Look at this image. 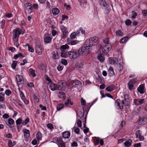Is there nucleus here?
Masks as SVG:
<instances>
[{"mask_svg":"<svg viewBox=\"0 0 147 147\" xmlns=\"http://www.w3.org/2000/svg\"><path fill=\"white\" fill-rule=\"evenodd\" d=\"M22 32V30L19 28H16L13 30V40L16 47H18L19 45L18 42V37L19 36Z\"/></svg>","mask_w":147,"mask_h":147,"instance_id":"f257e3e1","label":"nucleus"},{"mask_svg":"<svg viewBox=\"0 0 147 147\" xmlns=\"http://www.w3.org/2000/svg\"><path fill=\"white\" fill-rule=\"evenodd\" d=\"M124 100H122V103H119V100H117L116 102V104L119 107L118 109H122L123 108V105H128L129 104V99L128 96L127 94L124 95Z\"/></svg>","mask_w":147,"mask_h":147,"instance_id":"f03ea898","label":"nucleus"},{"mask_svg":"<svg viewBox=\"0 0 147 147\" xmlns=\"http://www.w3.org/2000/svg\"><path fill=\"white\" fill-rule=\"evenodd\" d=\"M61 83L62 85H59V86L55 84L51 83L50 85V89L54 91L57 90L58 88L59 90V88H61L62 89V90H64L65 88V83H64V81H63L61 82Z\"/></svg>","mask_w":147,"mask_h":147,"instance_id":"7ed1b4c3","label":"nucleus"},{"mask_svg":"<svg viewBox=\"0 0 147 147\" xmlns=\"http://www.w3.org/2000/svg\"><path fill=\"white\" fill-rule=\"evenodd\" d=\"M112 47L111 44L107 45H103L100 47V52L102 54L107 55L111 49Z\"/></svg>","mask_w":147,"mask_h":147,"instance_id":"20e7f679","label":"nucleus"},{"mask_svg":"<svg viewBox=\"0 0 147 147\" xmlns=\"http://www.w3.org/2000/svg\"><path fill=\"white\" fill-rule=\"evenodd\" d=\"M91 48H88V47L84 46L82 47L78 50V52L80 55H86L91 51Z\"/></svg>","mask_w":147,"mask_h":147,"instance_id":"39448f33","label":"nucleus"},{"mask_svg":"<svg viewBox=\"0 0 147 147\" xmlns=\"http://www.w3.org/2000/svg\"><path fill=\"white\" fill-rule=\"evenodd\" d=\"M92 140L94 141V144L95 146H97L99 143L101 146H102L104 144V142L102 139L100 140L98 137H92Z\"/></svg>","mask_w":147,"mask_h":147,"instance_id":"423d86ee","label":"nucleus"},{"mask_svg":"<svg viewBox=\"0 0 147 147\" xmlns=\"http://www.w3.org/2000/svg\"><path fill=\"white\" fill-rule=\"evenodd\" d=\"M68 55L69 57L71 59H76L80 55L79 53H78L77 51H72L68 52Z\"/></svg>","mask_w":147,"mask_h":147,"instance_id":"0eeeda50","label":"nucleus"},{"mask_svg":"<svg viewBox=\"0 0 147 147\" xmlns=\"http://www.w3.org/2000/svg\"><path fill=\"white\" fill-rule=\"evenodd\" d=\"M136 81V79H133L130 80L128 83V86L129 89L131 91L133 89L134 85Z\"/></svg>","mask_w":147,"mask_h":147,"instance_id":"6e6552de","label":"nucleus"},{"mask_svg":"<svg viewBox=\"0 0 147 147\" xmlns=\"http://www.w3.org/2000/svg\"><path fill=\"white\" fill-rule=\"evenodd\" d=\"M144 99H135L134 100V102L136 105H139L145 103Z\"/></svg>","mask_w":147,"mask_h":147,"instance_id":"1a4fd4ad","label":"nucleus"},{"mask_svg":"<svg viewBox=\"0 0 147 147\" xmlns=\"http://www.w3.org/2000/svg\"><path fill=\"white\" fill-rule=\"evenodd\" d=\"M135 134L136 138L139 139L140 141H142L144 140V137L142 135V132L140 130L137 131L136 132Z\"/></svg>","mask_w":147,"mask_h":147,"instance_id":"9d476101","label":"nucleus"},{"mask_svg":"<svg viewBox=\"0 0 147 147\" xmlns=\"http://www.w3.org/2000/svg\"><path fill=\"white\" fill-rule=\"evenodd\" d=\"M147 123V118L143 117L140 119L138 121V124L139 125H142Z\"/></svg>","mask_w":147,"mask_h":147,"instance_id":"9b49d317","label":"nucleus"},{"mask_svg":"<svg viewBox=\"0 0 147 147\" xmlns=\"http://www.w3.org/2000/svg\"><path fill=\"white\" fill-rule=\"evenodd\" d=\"M92 43V38H90L89 39L86 40L85 43L84 45L86 47H87L88 48H91V49L92 47L91 44Z\"/></svg>","mask_w":147,"mask_h":147,"instance_id":"f8f14e48","label":"nucleus"},{"mask_svg":"<svg viewBox=\"0 0 147 147\" xmlns=\"http://www.w3.org/2000/svg\"><path fill=\"white\" fill-rule=\"evenodd\" d=\"M124 35V34L120 30H118L115 32V36L116 38L122 37Z\"/></svg>","mask_w":147,"mask_h":147,"instance_id":"ddd939ff","label":"nucleus"},{"mask_svg":"<svg viewBox=\"0 0 147 147\" xmlns=\"http://www.w3.org/2000/svg\"><path fill=\"white\" fill-rule=\"evenodd\" d=\"M137 90L140 94H144L145 91L144 85L143 84L140 85L138 88Z\"/></svg>","mask_w":147,"mask_h":147,"instance_id":"4468645a","label":"nucleus"},{"mask_svg":"<svg viewBox=\"0 0 147 147\" xmlns=\"http://www.w3.org/2000/svg\"><path fill=\"white\" fill-rule=\"evenodd\" d=\"M99 41V40L98 37L96 36L92 37V46L97 45Z\"/></svg>","mask_w":147,"mask_h":147,"instance_id":"2eb2a0df","label":"nucleus"},{"mask_svg":"<svg viewBox=\"0 0 147 147\" xmlns=\"http://www.w3.org/2000/svg\"><path fill=\"white\" fill-rule=\"evenodd\" d=\"M36 53L39 55H41L42 54V48L41 46L37 45L36 47Z\"/></svg>","mask_w":147,"mask_h":147,"instance_id":"dca6fc26","label":"nucleus"},{"mask_svg":"<svg viewBox=\"0 0 147 147\" xmlns=\"http://www.w3.org/2000/svg\"><path fill=\"white\" fill-rule=\"evenodd\" d=\"M57 143L59 147H65V143L63 142L61 138H59L57 140Z\"/></svg>","mask_w":147,"mask_h":147,"instance_id":"f3484780","label":"nucleus"},{"mask_svg":"<svg viewBox=\"0 0 147 147\" xmlns=\"http://www.w3.org/2000/svg\"><path fill=\"white\" fill-rule=\"evenodd\" d=\"M100 5H102L104 7H105V9H107L109 5L107 1H100Z\"/></svg>","mask_w":147,"mask_h":147,"instance_id":"a211bd4d","label":"nucleus"},{"mask_svg":"<svg viewBox=\"0 0 147 147\" xmlns=\"http://www.w3.org/2000/svg\"><path fill=\"white\" fill-rule=\"evenodd\" d=\"M102 54L101 53L98 55L97 58L98 60L101 63L103 62L105 60V57L102 55Z\"/></svg>","mask_w":147,"mask_h":147,"instance_id":"6ab92c4d","label":"nucleus"},{"mask_svg":"<svg viewBox=\"0 0 147 147\" xmlns=\"http://www.w3.org/2000/svg\"><path fill=\"white\" fill-rule=\"evenodd\" d=\"M24 136L25 138H28L30 136V131L28 130L25 129L23 130Z\"/></svg>","mask_w":147,"mask_h":147,"instance_id":"aec40b11","label":"nucleus"},{"mask_svg":"<svg viewBox=\"0 0 147 147\" xmlns=\"http://www.w3.org/2000/svg\"><path fill=\"white\" fill-rule=\"evenodd\" d=\"M108 72L110 76L111 77L114 75L113 69L112 67H110L108 69Z\"/></svg>","mask_w":147,"mask_h":147,"instance_id":"412c9836","label":"nucleus"},{"mask_svg":"<svg viewBox=\"0 0 147 147\" xmlns=\"http://www.w3.org/2000/svg\"><path fill=\"white\" fill-rule=\"evenodd\" d=\"M123 67L120 63H118L117 65V69L120 73H121V71L123 70Z\"/></svg>","mask_w":147,"mask_h":147,"instance_id":"4be33fe9","label":"nucleus"},{"mask_svg":"<svg viewBox=\"0 0 147 147\" xmlns=\"http://www.w3.org/2000/svg\"><path fill=\"white\" fill-rule=\"evenodd\" d=\"M131 142L132 140L131 139L128 140L124 143L125 146L129 147L131 145Z\"/></svg>","mask_w":147,"mask_h":147,"instance_id":"5701e85b","label":"nucleus"},{"mask_svg":"<svg viewBox=\"0 0 147 147\" xmlns=\"http://www.w3.org/2000/svg\"><path fill=\"white\" fill-rule=\"evenodd\" d=\"M70 133L68 131L64 132L63 133V137L65 138H68L70 136Z\"/></svg>","mask_w":147,"mask_h":147,"instance_id":"b1692460","label":"nucleus"},{"mask_svg":"<svg viewBox=\"0 0 147 147\" xmlns=\"http://www.w3.org/2000/svg\"><path fill=\"white\" fill-rule=\"evenodd\" d=\"M114 86L112 85L108 86L106 88V89L107 91L111 92L114 90Z\"/></svg>","mask_w":147,"mask_h":147,"instance_id":"393cba45","label":"nucleus"},{"mask_svg":"<svg viewBox=\"0 0 147 147\" xmlns=\"http://www.w3.org/2000/svg\"><path fill=\"white\" fill-rule=\"evenodd\" d=\"M60 29L63 32V35H65L66 33L68 32L66 30V27L64 26H61L60 27Z\"/></svg>","mask_w":147,"mask_h":147,"instance_id":"a878e982","label":"nucleus"},{"mask_svg":"<svg viewBox=\"0 0 147 147\" xmlns=\"http://www.w3.org/2000/svg\"><path fill=\"white\" fill-rule=\"evenodd\" d=\"M73 83L74 84L75 87H76L77 86L80 85L82 84V82L80 81L77 80H75L74 81H72Z\"/></svg>","mask_w":147,"mask_h":147,"instance_id":"bb28decb","label":"nucleus"},{"mask_svg":"<svg viewBox=\"0 0 147 147\" xmlns=\"http://www.w3.org/2000/svg\"><path fill=\"white\" fill-rule=\"evenodd\" d=\"M69 48V46L67 44L62 45L60 48L61 50L63 51H64L65 49H68Z\"/></svg>","mask_w":147,"mask_h":147,"instance_id":"cd10ccee","label":"nucleus"},{"mask_svg":"<svg viewBox=\"0 0 147 147\" xmlns=\"http://www.w3.org/2000/svg\"><path fill=\"white\" fill-rule=\"evenodd\" d=\"M16 78L18 82H22L23 80V78L22 76L20 75L16 76Z\"/></svg>","mask_w":147,"mask_h":147,"instance_id":"c85d7f7f","label":"nucleus"},{"mask_svg":"<svg viewBox=\"0 0 147 147\" xmlns=\"http://www.w3.org/2000/svg\"><path fill=\"white\" fill-rule=\"evenodd\" d=\"M36 137L38 141L41 140L42 139V135L41 133L38 131L36 135Z\"/></svg>","mask_w":147,"mask_h":147,"instance_id":"c756f323","label":"nucleus"},{"mask_svg":"<svg viewBox=\"0 0 147 147\" xmlns=\"http://www.w3.org/2000/svg\"><path fill=\"white\" fill-rule=\"evenodd\" d=\"M52 12L53 14L56 15L58 14L59 12V10L58 9L55 8L53 9Z\"/></svg>","mask_w":147,"mask_h":147,"instance_id":"7c9ffc66","label":"nucleus"},{"mask_svg":"<svg viewBox=\"0 0 147 147\" xmlns=\"http://www.w3.org/2000/svg\"><path fill=\"white\" fill-rule=\"evenodd\" d=\"M29 71L30 72V74L33 77L36 76V75L35 73V71L33 69L30 68L29 69Z\"/></svg>","mask_w":147,"mask_h":147,"instance_id":"2f4dec72","label":"nucleus"},{"mask_svg":"<svg viewBox=\"0 0 147 147\" xmlns=\"http://www.w3.org/2000/svg\"><path fill=\"white\" fill-rule=\"evenodd\" d=\"M33 8L32 6L29 7V8L26 9V11L27 12L28 14H30L32 12Z\"/></svg>","mask_w":147,"mask_h":147,"instance_id":"473e14b6","label":"nucleus"},{"mask_svg":"<svg viewBox=\"0 0 147 147\" xmlns=\"http://www.w3.org/2000/svg\"><path fill=\"white\" fill-rule=\"evenodd\" d=\"M128 40L127 37H124L121 39L120 40V43H126Z\"/></svg>","mask_w":147,"mask_h":147,"instance_id":"72a5a7b5","label":"nucleus"},{"mask_svg":"<svg viewBox=\"0 0 147 147\" xmlns=\"http://www.w3.org/2000/svg\"><path fill=\"white\" fill-rule=\"evenodd\" d=\"M8 124L9 125V126H11L14 123V120L11 118H9L8 120Z\"/></svg>","mask_w":147,"mask_h":147,"instance_id":"f704fd0d","label":"nucleus"},{"mask_svg":"<svg viewBox=\"0 0 147 147\" xmlns=\"http://www.w3.org/2000/svg\"><path fill=\"white\" fill-rule=\"evenodd\" d=\"M51 40V38L49 37H46L44 38V41L46 43H49Z\"/></svg>","mask_w":147,"mask_h":147,"instance_id":"c9c22d12","label":"nucleus"},{"mask_svg":"<svg viewBox=\"0 0 147 147\" xmlns=\"http://www.w3.org/2000/svg\"><path fill=\"white\" fill-rule=\"evenodd\" d=\"M58 96L60 98H65V94L63 92H59Z\"/></svg>","mask_w":147,"mask_h":147,"instance_id":"e433bc0d","label":"nucleus"},{"mask_svg":"<svg viewBox=\"0 0 147 147\" xmlns=\"http://www.w3.org/2000/svg\"><path fill=\"white\" fill-rule=\"evenodd\" d=\"M103 42L104 43V45H107L111 44L109 42V40L108 38H106L104 40Z\"/></svg>","mask_w":147,"mask_h":147,"instance_id":"4c0bfd02","label":"nucleus"},{"mask_svg":"<svg viewBox=\"0 0 147 147\" xmlns=\"http://www.w3.org/2000/svg\"><path fill=\"white\" fill-rule=\"evenodd\" d=\"M5 20L3 19L1 22V29H3L5 26Z\"/></svg>","mask_w":147,"mask_h":147,"instance_id":"58836bf2","label":"nucleus"},{"mask_svg":"<svg viewBox=\"0 0 147 147\" xmlns=\"http://www.w3.org/2000/svg\"><path fill=\"white\" fill-rule=\"evenodd\" d=\"M65 104L66 105H67L68 104H70L71 105H73V103L72 102H71L70 99H68L67 101L65 102Z\"/></svg>","mask_w":147,"mask_h":147,"instance_id":"ea45409f","label":"nucleus"},{"mask_svg":"<svg viewBox=\"0 0 147 147\" xmlns=\"http://www.w3.org/2000/svg\"><path fill=\"white\" fill-rule=\"evenodd\" d=\"M22 56V55L21 53H19L14 56V59H17L18 57H21Z\"/></svg>","mask_w":147,"mask_h":147,"instance_id":"a19ab883","label":"nucleus"},{"mask_svg":"<svg viewBox=\"0 0 147 147\" xmlns=\"http://www.w3.org/2000/svg\"><path fill=\"white\" fill-rule=\"evenodd\" d=\"M69 88L70 89H72L74 87H75L72 81L70 82L68 86Z\"/></svg>","mask_w":147,"mask_h":147,"instance_id":"79ce46f5","label":"nucleus"},{"mask_svg":"<svg viewBox=\"0 0 147 147\" xmlns=\"http://www.w3.org/2000/svg\"><path fill=\"white\" fill-rule=\"evenodd\" d=\"M64 107L63 104H61L58 105L57 107V109L58 111H59L61 109H62Z\"/></svg>","mask_w":147,"mask_h":147,"instance_id":"37998d69","label":"nucleus"},{"mask_svg":"<svg viewBox=\"0 0 147 147\" xmlns=\"http://www.w3.org/2000/svg\"><path fill=\"white\" fill-rule=\"evenodd\" d=\"M113 61L111 62V63L113 62L114 64H117L118 62V61L117 59L116 58H113Z\"/></svg>","mask_w":147,"mask_h":147,"instance_id":"c03bdc74","label":"nucleus"},{"mask_svg":"<svg viewBox=\"0 0 147 147\" xmlns=\"http://www.w3.org/2000/svg\"><path fill=\"white\" fill-rule=\"evenodd\" d=\"M17 63L16 61H14L11 65V67L13 69H15Z\"/></svg>","mask_w":147,"mask_h":147,"instance_id":"a18cd8bd","label":"nucleus"},{"mask_svg":"<svg viewBox=\"0 0 147 147\" xmlns=\"http://www.w3.org/2000/svg\"><path fill=\"white\" fill-rule=\"evenodd\" d=\"M58 55V53L56 51V52H54L53 56V59H56Z\"/></svg>","mask_w":147,"mask_h":147,"instance_id":"49530a36","label":"nucleus"},{"mask_svg":"<svg viewBox=\"0 0 147 147\" xmlns=\"http://www.w3.org/2000/svg\"><path fill=\"white\" fill-rule=\"evenodd\" d=\"M32 6V4L30 3H26L24 4V7L26 9L28 8H29V7L31 6Z\"/></svg>","mask_w":147,"mask_h":147,"instance_id":"de8ad7c7","label":"nucleus"},{"mask_svg":"<svg viewBox=\"0 0 147 147\" xmlns=\"http://www.w3.org/2000/svg\"><path fill=\"white\" fill-rule=\"evenodd\" d=\"M29 119L28 118H27L25 120V121L23 122L22 123V124L23 125H26V124L29 122Z\"/></svg>","mask_w":147,"mask_h":147,"instance_id":"09e8293b","label":"nucleus"},{"mask_svg":"<svg viewBox=\"0 0 147 147\" xmlns=\"http://www.w3.org/2000/svg\"><path fill=\"white\" fill-rule=\"evenodd\" d=\"M47 127L51 129H52L54 127L52 124L51 123H48L47 125Z\"/></svg>","mask_w":147,"mask_h":147,"instance_id":"8fccbe9b","label":"nucleus"},{"mask_svg":"<svg viewBox=\"0 0 147 147\" xmlns=\"http://www.w3.org/2000/svg\"><path fill=\"white\" fill-rule=\"evenodd\" d=\"M81 103L82 105L85 106L86 105V102L82 98H81Z\"/></svg>","mask_w":147,"mask_h":147,"instance_id":"3c124183","label":"nucleus"},{"mask_svg":"<svg viewBox=\"0 0 147 147\" xmlns=\"http://www.w3.org/2000/svg\"><path fill=\"white\" fill-rule=\"evenodd\" d=\"M74 132L77 134H78L80 130L79 129L76 127H74Z\"/></svg>","mask_w":147,"mask_h":147,"instance_id":"603ef678","label":"nucleus"},{"mask_svg":"<svg viewBox=\"0 0 147 147\" xmlns=\"http://www.w3.org/2000/svg\"><path fill=\"white\" fill-rule=\"evenodd\" d=\"M28 50L30 52H33L34 51V50L33 47L28 46Z\"/></svg>","mask_w":147,"mask_h":147,"instance_id":"864d4df0","label":"nucleus"},{"mask_svg":"<svg viewBox=\"0 0 147 147\" xmlns=\"http://www.w3.org/2000/svg\"><path fill=\"white\" fill-rule=\"evenodd\" d=\"M61 63L64 65H66L67 64V62L65 59H63L61 62Z\"/></svg>","mask_w":147,"mask_h":147,"instance_id":"5fc2aeb1","label":"nucleus"},{"mask_svg":"<svg viewBox=\"0 0 147 147\" xmlns=\"http://www.w3.org/2000/svg\"><path fill=\"white\" fill-rule=\"evenodd\" d=\"M22 119H19L17 120L16 121V123L17 124H21L22 123Z\"/></svg>","mask_w":147,"mask_h":147,"instance_id":"6e6d98bb","label":"nucleus"},{"mask_svg":"<svg viewBox=\"0 0 147 147\" xmlns=\"http://www.w3.org/2000/svg\"><path fill=\"white\" fill-rule=\"evenodd\" d=\"M81 123H82V122H81V121L80 119H78V120L77 123V124L78 126L79 127H81L82 126Z\"/></svg>","mask_w":147,"mask_h":147,"instance_id":"4d7b16f0","label":"nucleus"},{"mask_svg":"<svg viewBox=\"0 0 147 147\" xmlns=\"http://www.w3.org/2000/svg\"><path fill=\"white\" fill-rule=\"evenodd\" d=\"M131 21L129 20H127L125 22L127 26L130 25L131 24Z\"/></svg>","mask_w":147,"mask_h":147,"instance_id":"13d9d810","label":"nucleus"},{"mask_svg":"<svg viewBox=\"0 0 147 147\" xmlns=\"http://www.w3.org/2000/svg\"><path fill=\"white\" fill-rule=\"evenodd\" d=\"M20 96L22 99H24L25 98L24 95L22 92H20Z\"/></svg>","mask_w":147,"mask_h":147,"instance_id":"bf43d9fd","label":"nucleus"},{"mask_svg":"<svg viewBox=\"0 0 147 147\" xmlns=\"http://www.w3.org/2000/svg\"><path fill=\"white\" fill-rule=\"evenodd\" d=\"M78 43L77 41L76 40L71 41L70 42V44L72 45H74L77 44Z\"/></svg>","mask_w":147,"mask_h":147,"instance_id":"052dcab7","label":"nucleus"},{"mask_svg":"<svg viewBox=\"0 0 147 147\" xmlns=\"http://www.w3.org/2000/svg\"><path fill=\"white\" fill-rule=\"evenodd\" d=\"M133 15L131 17L134 19L136 18V16L137 15V13L136 12H135L134 11L133 12Z\"/></svg>","mask_w":147,"mask_h":147,"instance_id":"680f3d73","label":"nucleus"},{"mask_svg":"<svg viewBox=\"0 0 147 147\" xmlns=\"http://www.w3.org/2000/svg\"><path fill=\"white\" fill-rule=\"evenodd\" d=\"M5 93L6 95L9 96L11 93V92L9 90H7Z\"/></svg>","mask_w":147,"mask_h":147,"instance_id":"e2e57ef3","label":"nucleus"},{"mask_svg":"<svg viewBox=\"0 0 147 147\" xmlns=\"http://www.w3.org/2000/svg\"><path fill=\"white\" fill-rule=\"evenodd\" d=\"M63 68V66L62 65H59L57 68L59 71H61L62 70Z\"/></svg>","mask_w":147,"mask_h":147,"instance_id":"0e129e2a","label":"nucleus"},{"mask_svg":"<svg viewBox=\"0 0 147 147\" xmlns=\"http://www.w3.org/2000/svg\"><path fill=\"white\" fill-rule=\"evenodd\" d=\"M76 36V34L75 33H72L70 37L71 38H74Z\"/></svg>","mask_w":147,"mask_h":147,"instance_id":"69168bd1","label":"nucleus"},{"mask_svg":"<svg viewBox=\"0 0 147 147\" xmlns=\"http://www.w3.org/2000/svg\"><path fill=\"white\" fill-rule=\"evenodd\" d=\"M134 147H141V144L140 143L136 144H134Z\"/></svg>","mask_w":147,"mask_h":147,"instance_id":"338daca9","label":"nucleus"},{"mask_svg":"<svg viewBox=\"0 0 147 147\" xmlns=\"http://www.w3.org/2000/svg\"><path fill=\"white\" fill-rule=\"evenodd\" d=\"M12 142L11 140H10L8 141V145L9 147H12V146H11L12 145Z\"/></svg>","mask_w":147,"mask_h":147,"instance_id":"774afa93","label":"nucleus"}]
</instances>
